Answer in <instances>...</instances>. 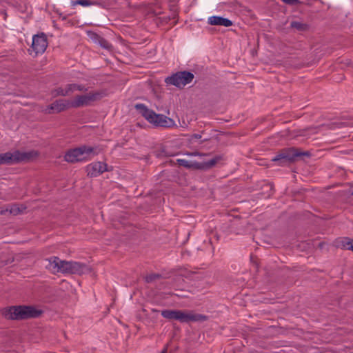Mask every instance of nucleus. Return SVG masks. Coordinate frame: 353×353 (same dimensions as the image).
Wrapping results in <instances>:
<instances>
[{
  "label": "nucleus",
  "mask_w": 353,
  "mask_h": 353,
  "mask_svg": "<svg viewBox=\"0 0 353 353\" xmlns=\"http://www.w3.org/2000/svg\"><path fill=\"white\" fill-rule=\"evenodd\" d=\"M174 125V121L172 119L163 114H156V126L170 128Z\"/></svg>",
  "instance_id": "obj_16"
},
{
  "label": "nucleus",
  "mask_w": 353,
  "mask_h": 353,
  "mask_svg": "<svg viewBox=\"0 0 353 353\" xmlns=\"http://www.w3.org/2000/svg\"><path fill=\"white\" fill-rule=\"evenodd\" d=\"M37 152L20 153L19 151L14 152H6L0 154V165L11 164L13 163L24 161L33 157H37Z\"/></svg>",
  "instance_id": "obj_5"
},
{
  "label": "nucleus",
  "mask_w": 353,
  "mask_h": 353,
  "mask_svg": "<svg viewBox=\"0 0 353 353\" xmlns=\"http://www.w3.org/2000/svg\"><path fill=\"white\" fill-rule=\"evenodd\" d=\"M46 268L53 274H82L90 272V268L85 264L61 260L57 256H52L48 259Z\"/></svg>",
  "instance_id": "obj_1"
},
{
  "label": "nucleus",
  "mask_w": 353,
  "mask_h": 353,
  "mask_svg": "<svg viewBox=\"0 0 353 353\" xmlns=\"http://www.w3.org/2000/svg\"><path fill=\"white\" fill-rule=\"evenodd\" d=\"M134 107L150 123H154V113L152 110H149L145 105L141 103H137Z\"/></svg>",
  "instance_id": "obj_14"
},
{
  "label": "nucleus",
  "mask_w": 353,
  "mask_h": 353,
  "mask_svg": "<svg viewBox=\"0 0 353 353\" xmlns=\"http://www.w3.org/2000/svg\"><path fill=\"white\" fill-rule=\"evenodd\" d=\"M100 152L97 148L83 145L69 150L65 155V160L69 163L87 161Z\"/></svg>",
  "instance_id": "obj_2"
},
{
  "label": "nucleus",
  "mask_w": 353,
  "mask_h": 353,
  "mask_svg": "<svg viewBox=\"0 0 353 353\" xmlns=\"http://www.w3.org/2000/svg\"><path fill=\"white\" fill-rule=\"evenodd\" d=\"M70 108H72L71 100L66 99L57 100L49 106V109L54 112H60Z\"/></svg>",
  "instance_id": "obj_13"
},
{
  "label": "nucleus",
  "mask_w": 353,
  "mask_h": 353,
  "mask_svg": "<svg viewBox=\"0 0 353 353\" xmlns=\"http://www.w3.org/2000/svg\"><path fill=\"white\" fill-rule=\"evenodd\" d=\"M145 279H146V281H147L148 283L152 282V281H153V276H152V275H150V276H147V277L145 278Z\"/></svg>",
  "instance_id": "obj_24"
},
{
  "label": "nucleus",
  "mask_w": 353,
  "mask_h": 353,
  "mask_svg": "<svg viewBox=\"0 0 353 353\" xmlns=\"http://www.w3.org/2000/svg\"><path fill=\"white\" fill-rule=\"evenodd\" d=\"M77 3H79V5H81L82 6H90L95 4L94 2H92V1H90L88 0H78Z\"/></svg>",
  "instance_id": "obj_20"
},
{
  "label": "nucleus",
  "mask_w": 353,
  "mask_h": 353,
  "mask_svg": "<svg viewBox=\"0 0 353 353\" xmlns=\"http://www.w3.org/2000/svg\"><path fill=\"white\" fill-rule=\"evenodd\" d=\"M194 137L196 139H199L201 138V136L199 134H194Z\"/></svg>",
  "instance_id": "obj_26"
},
{
  "label": "nucleus",
  "mask_w": 353,
  "mask_h": 353,
  "mask_svg": "<svg viewBox=\"0 0 353 353\" xmlns=\"http://www.w3.org/2000/svg\"><path fill=\"white\" fill-rule=\"evenodd\" d=\"M208 23L212 26H221L224 27H230L233 24L231 20L219 16L210 17L208 19Z\"/></svg>",
  "instance_id": "obj_15"
},
{
  "label": "nucleus",
  "mask_w": 353,
  "mask_h": 353,
  "mask_svg": "<svg viewBox=\"0 0 353 353\" xmlns=\"http://www.w3.org/2000/svg\"><path fill=\"white\" fill-rule=\"evenodd\" d=\"M166 352V350H164L163 351H162L161 353H165Z\"/></svg>",
  "instance_id": "obj_30"
},
{
  "label": "nucleus",
  "mask_w": 353,
  "mask_h": 353,
  "mask_svg": "<svg viewBox=\"0 0 353 353\" xmlns=\"http://www.w3.org/2000/svg\"><path fill=\"white\" fill-rule=\"evenodd\" d=\"M103 94L100 92H90L85 94L77 95L73 100H71L72 108L87 106L91 103L102 98Z\"/></svg>",
  "instance_id": "obj_4"
},
{
  "label": "nucleus",
  "mask_w": 353,
  "mask_h": 353,
  "mask_svg": "<svg viewBox=\"0 0 353 353\" xmlns=\"http://www.w3.org/2000/svg\"><path fill=\"white\" fill-rule=\"evenodd\" d=\"M78 2V0H76V1H71L70 3H71V6L74 7L76 6L77 5H79V3H77Z\"/></svg>",
  "instance_id": "obj_25"
},
{
  "label": "nucleus",
  "mask_w": 353,
  "mask_h": 353,
  "mask_svg": "<svg viewBox=\"0 0 353 353\" xmlns=\"http://www.w3.org/2000/svg\"><path fill=\"white\" fill-rule=\"evenodd\" d=\"M9 212L10 214L17 215L21 212H22V210L19 208L18 205H12L10 207Z\"/></svg>",
  "instance_id": "obj_19"
},
{
  "label": "nucleus",
  "mask_w": 353,
  "mask_h": 353,
  "mask_svg": "<svg viewBox=\"0 0 353 353\" xmlns=\"http://www.w3.org/2000/svg\"><path fill=\"white\" fill-rule=\"evenodd\" d=\"M282 1L288 4H294L297 2V0H282Z\"/></svg>",
  "instance_id": "obj_23"
},
{
  "label": "nucleus",
  "mask_w": 353,
  "mask_h": 353,
  "mask_svg": "<svg viewBox=\"0 0 353 353\" xmlns=\"http://www.w3.org/2000/svg\"><path fill=\"white\" fill-rule=\"evenodd\" d=\"M219 161V158L215 157L211 159L209 161H205L203 162H197L194 161H189L185 159H178L176 161L178 164L181 166H183L188 168H194V169H208L214 166Z\"/></svg>",
  "instance_id": "obj_7"
},
{
  "label": "nucleus",
  "mask_w": 353,
  "mask_h": 353,
  "mask_svg": "<svg viewBox=\"0 0 353 353\" xmlns=\"http://www.w3.org/2000/svg\"><path fill=\"white\" fill-rule=\"evenodd\" d=\"M40 313L39 311L30 306H14L6 310L4 315L10 319H25L37 317Z\"/></svg>",
  "instance_id": "obj_3"
},
{
  "label": "nucleus",
  "mask_w": 353,
  "mask_h": 353,
  "mask_svg": "<svg viewBox=\"0 0 353 353\" xmlns=\"http://www.w3.org/2000/svg\"><path fill=\"white\" fill-rule=\"evenodd\" d=\"M207 319V316L203 314L194 313L189 310H177L176 321L181 323L202 322Z\"/></svg>",
  "instance_id": "obj_9"
},
{
  "label": "nucleus",
  "mask_w": 353,
  "mask_h": 353,
  "mask_svg": "<svg viewBox=\"0 0 353 353\" xmlns=\"http://www.w3.org/2000/svg\"><path fill=\"white\" fill-rule=\"evenodd\" d=\"M342 246L344 249L353 251V240L344 239L342 241Z\"/></svg>",
  "instance_id": "obj_18"
},
{
  "label": "nucleus",
  "mask_w": 353,
  "mask_h": 353,
  "mask_svg": "<svg viewBox=\"0 0 353 353\" xmlns=\"http://www.w3.org/2000/svg\"><path fill=\"white\" fill-rule=\"evenodd\" d=\"M194 79V75L190 72H180L167 79L168 83L182 88L186 84L190 83Z\"/></svg>",
  "instance_id": "obj_8"
},
{
  "label": "nucleus",
  "mask_w": 353,
  "mask_h": 353,
  "mask_svg": "<svg viewBox=\"0 0 353 353\" xmlns=\"http://www.w3.org/2000/svg\"><path fill=\"white\" fill-rule=\"evenodd\" d=\"M299 156H300V154L296 152L294 148H289L281 151L272 159V161H281L280 165H282L283 163H288L293 161L294 157Z\"/></svg>",
  "instance_id": "obj_11"
},
{
  "label": "nucleus",
  "mask_w": 353,
  "mask_h": 353,
  "mask_svg": "<svg viewBox=\"0 0 353 353\" xmlns=\"http://www.w3.org/2000/svg\"><path fill=\"white\" fill-rule=\"evenodd\" d=\"M76 91L87 92L88 88L81 84L70 83L65 85L64 87H59L52 91L54 97L58 96H68Z\"/></svg>",
  "instance_id": "obj_10"
},
{
  "label": "nucleus",
  "mask_w": 353,
  "mask_h": 353,
  "mask_svg": "<svg viewBox=\"0 0 353 353\" xmlns=\"http://www.w3.org/2000/svg\"><path fill=\"white\" fill-rule=\"evenodd\" d=\"M105 171H108V169L107 165L103 162H94L87 166L88 175L91 177L97 176Z\"/></svg>",
  "instance_id": "obj_12"
},
{
  "label": "nucleus",
  "mask_w": 353,
  "mask_h": 353,
  "mask_svg": "<svg viewBox=\"0 0 353 353\" xmlns=\"http://www.w3.org/2000/svg\"><path fill=\"white\" fill-rule=\"evenodd\" d=\"M291 27L297 30H303L304 28V25L298 21H292L291 23Z\"/></svg>",
  "instance_id": "obj_21"
},
{
  "label": "nucleus",
  "mask_w": 353,
  "mask_h": 353,
  "mask_svg": "<svg viewBox=\"0 0 353 353\" xmlns=\"http://www.w3.org/2000/svg\"><path fill=\"white\" fill-rule=\"evenodd\" d=\"M48 45L47 37L44 33L35 34L32 37V45L28 50L29 53L31 55L34 53V56L42 54L46 51Z\"/></svg>",
  "instance_id": "obj_6"
},
{
  "label": "nucleus",
  "mask_w": 353,
  "mask_h": 353,
  "mask_svg": "<svg viewBox=\"0 0 353 353\" xmlns=\"http://www.w3.org/2000/svg\"><path fill=\"white\" fill-rule=\"evenodd\" d=\"M176 312L177 310H166L161 312V314L163 317L168 319L170 320H176Z\"/></svg>",
  "instance_id": "obj_17"
},
{
  "label": "nucleus",
  "mask_w": 353,
  "mask_h": 353,
  "mask_svg": "<svg viewBox=\"0 0 353 353\" xmlns=\"http://www.w3.org/2000/svg\"><path fill=\"white\" fill-rule=\"evenodd\" d=\"M175 15H176V14H175L174 13V14H172V19H174V18H175Z\"/></svg>",
  "instance_id": "obj_28"
},
{
  "label": "nucleus",
  "mask_w": 353,
  "mask_h": 353,
  "mask_svg": "<svg viewBox=\"0 0 353 353\" xmlns=\"http://www.w3.org/2000/svg\"><path fill=\"white\" fill-rule=\"evenodd\" d=\"M160 20H161V17H156V19H155L156 24L158 23V22L160 21Z\"/></svg>",
  "instance_id": "obj_27"
},
{
  "label": "nucleus",
  "mask_w": 353,
  "mask_h": 353,
  "mask_svg": "<svg viewBox=\"0 0 353 353\" xmlns=\"http://www.w3.org/2000/svg\"><path fill=\"white\" fill-rule=\"evenodd\" d=\"M350 192H351V194H353V187L351 188Z\"/></svg>",
  "instance_id": "obj_29"
},
{
  "label": "nucleus",
  "mask_w": 353,
  "mask_h": 353,
  "mask_svg": "<svg viewBox=\"0 0 353 353\" xmlns=\"http://www.w3.org/2000/svg\"><path fill=\"white\" fill-rule=\"evenodd\" d=\"M99 43L100 45L105 49H110L112 47L111 44L104 39H101Z\"/></svg>",
  "instance_id": "obj_22"
}]
</instances>
